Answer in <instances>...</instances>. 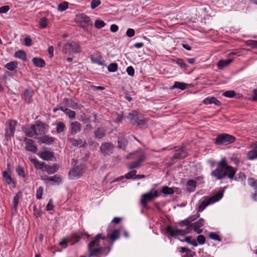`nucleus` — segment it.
Listing matches in <instances>:
<instances>
[{
  "label": "nucleus",
  "mask_w": 257,
  "mask_h": 257,
  "mask_svg": "<svg viewBox=\"0 0 257 257\" xmlns=\"http://www.w3.org/2000/svg\"><path fill=\"white\" fill-rule=\"evenodd\" d=\"M40 141L43 144L50 145L52 144L54 141V138L48 136H44L40 138Z\"/></svg>",
  "instance_id": "obj_29"
},
{
  "label": "nucleus",
  "mask_w": 257,
  "mask_h": 257,
  "mask_svg": "<svg viewBox=\"0 0 257 257\" xmlns=\"http://www.w3.org/2000/svg\"><path fill=\"white\" fill-rule=\"evenodd\" d=\"M10 10V7L4 6L0 8V14L6 13Z\"/></svg>",
  "instance_id": "obj_63"
},
{
  "label": "nucleus",
  "mask_w": 257,
  "mask_h": 257,
  "mask_svg": "<svg viewBox=\"0 0 257 257\" xmlns=\"http://www.w3.org/2000/svg\"><path fill=\"white\" fill-rule=\"evenodd\" d=\"M53 208V204L52 199H50L46 206V210L48 211L52 210Z\"/></svg>",
  "instance_id": "obj_64"
},
{
  "label": "nucleus",
  "mask_w": 257,
  "mask_h": 257,
  "mask_svg": "<svg viewBox=\"0 0 257 257\" xmlns=\"http://www.w3.org/2000/svg\"><path fill=\"white\" fill-rule=\"evenodd\" d=\"M189 227H186L185 229H174L171 226H168L166 228V231L169 235L172 237H175L177 235H184L190 233Z\"/></svg>",
  "instance_id": "obj_9"
},
{
  "label": "nucleus",
  "mask_w": 257,
  "mask_h": 257,
  "mask_svg": "<svg viewBox=\"0 0 257 257\" xmlns=\"http://www.w3.org/2000/svg\"><path fill=\"white\" fill-rule=\"evenodd\" d=\"M68 141L71 143L72 145L75 147L80 146V147H84L85 146L84 144H83V141L80 139L69 138Z\"/></svg>",
  "instance_id": "obj_24"
},
{
  "label": "nucleus",
  "mask_w": 257,
  "mask_h": 257,
  "mask_svg": "<svg viewBox=\"0 0 257 257\" xmlns=\"http://www.w3.org/2000/svg\"><path fill=\"white\" fill-rule=\"evenodd\" d=\"M91 61L95 63H97L100 65H103L106 66V65L104 64V60L102 59V58L100 56H98L95 58H91Z\"/></svg>",
  "instance_id": "obj_37"
},
{
  "label": "nucleus",
  "mask_w": 257,
  "mask_h": 257,
  "mask_svg": "<svg viewBox=\"0 0 257 257\" xmlns=\"http://www.w3.org/2000/svg\"><path fill=\"white\" fill-rule=\"evenodd\" d=\"M160 194L157 190H155L153 193L150 191L147 193L144 194L142 196L141 203L145 208L147 207V202L152 200L154 198L159 197Z\"/></svg>",
  "instance_id": "obj_7"
},
{
  "label": "nucleus",
  "mask_w": 257,
  "mask_h": 257,
  "mask_svg": "<svg viewBox=\"0 0 257 257\" xmlns=\"http://www.w3.org/2000/svg\"><path fill=\"white\" fill-rule=\"evenodd\" d=\"M235 140V137L232 135L222 133L217 135L214 143L216 145L226 146L234 143Z\"/></svg>",
  "instance_id": "obj_4"
},
{
  "label": "nucleus",
  "mask_w": 257,
  "mask_h": 257,
  "mask_svg": "<svg viewBox=\"0 0 257 257\" xmlns=\"http://www.w3.org/2000/svg\"><path fill=\"white\" fill-rule=\"evenodd\" d=\"M105 136L104 130L100 127L97 128L94 132V136L96 138L101 139Z\"/></svg>",
  "instance_id": "obj_33"
},
{
  "label": "nucleus",
  "mask_w": 257,
  "mask_h": 257,
  "mask_svg": "<svg viewBox=\"0 0 257 257\" xmlns=\"http://www.w3.org/2000/svg\"><path fill=\"white\" fill-rule=\"evenodd\" d=\"M185 241L189 244L192 245L193 246H197L198 244L195 240H191L190 237H186L185 239Z\"/></svg>",
  "instance_id": "obj_59"
},
{
  "label": "nucleus",
  "mask_w": 257,
  "mask_h": 257,
  "mask_svg": "<svg viewBox=\"0 0 257 257\" xmlns=\"http://www.w3.org/2000/svg\"><path fill=\"white\" fill-rule=\"evenodd\" d=\"M101 4L100 0H93L91 3V8L94 9L95 8L98 7Z\"/></svg>",
  "instance_id": "obj_56"
},
{
  "label": "nucleus",
  "mask_w": 257,
  "mask_h": 257,
  "mask_svg": "<svg viewBox=\"0 0 257 257\" xmlns=\"http://www.w3.org/2000/svg\"><path fill=\"white\" fill-rule=\"evenodd\" d=\"M3 177L7 184L8 185H13V187H15V183L12 179L11 175L6 171L3 172Z\"/></svg>",
  "instance_id": "obj_20"
},
{
  "label": "nucleus",
  "mask_w": 257,
  "mask_h": 257,
  "mask_svg": "<svg viewBox=\"0 0 257 257\" xmlns=\"http://www.w3.org/2000/svg\"><path fill=\"white\" fill-rule=\"evenodd\" d=\"M114 148V145L111 143L105 142L101 144L100 151L103 156H109L112 154Z\"/></svg>",
  "instance_id": "obj_8"
},
{
  "label": "nucleus",
  "mask_w": 257,
  "mask_h": 257,
  "mask_svg": "<svg viewBox=\"0 0 257 257\" xmlns=\"http://www.w3.org/2000/svg\"><path fill=\"white\" fill-rule=\"evenodd\" d=\"M146 158V155L144 154H142L136 161L130 163L128 166V168L131 170L139 168L141 166V163L145 161Z\"/></svg>",
  "instance_id": "obj_13"
},
{
  "label": "nucleus",
  "mask_w": 257,
  "mask_h": 257,
  "mask_svg": "<svg viewBox=\"0 0 257 257\" xmlns=\"http://www.w3.org/2000/svg\"><path fill=\"white\" fill-rule=\"evenodd\" d=\"M68 8V3L67 2H63L60 4L58 6V10L63 12L67 10Z\"/></svg>",
  "instance_id": "obj_46"
},
{
  "label": "nucleus",
  "mask_w": 257,
  "mask_h": 257,
  "mask_svg": "<svg viewBox=\"0 0 257 257\" xmlns=\"http://www.w3.org/2000/svg\"><path fill=\"white\" fill-rule=\"evenodd\" d=\"M197 182L194 180H189L187 182V186L188 189L190 191H194V189L196 187Z\"/></svg>",
  "instance_id": "obj_38"
},
{
  "label": "nucleus",
  "mask_w": 257,
  "mask_h": 257,
  "mask_svg": "<svg viewBox=\"0 0 257 257\" xmlns=\"http://www.w3.org/2000/svg\"><path fill=\"white\" fill-rule=\"evenodd\" d=\"M41 179L43 180L46 183L49 182H53L52 185L60 184L62 183V179L60 176H58L56 175L51 177H48L46 175L41 176Z\"/></svg>",
  "instance_id": "obj_10"
},
{
  "label": "nucleus",
  "mask_w": 257,
  "mask_h": 257,
  "mask_svg": "<svg viewBox=\"0 0 257 257\" xmlns=\"http://www.w3.org/2000/svg\"><path fill=\"white\" fill-rule=\"evenodd\" d=\"M105 25V23L102 20H97L95 22V26L98 29H101L103 28L104 27Z\"/></svg>",
  "instance_id": "obj_54"
},
{
  "label": "nucleus",
  "mask_w": 257,
  "mask_h": 257,
  "mask_svg": "<svg viewBox=\"0 0 257 257\" xmlns=\"http://www.w3.org/2000/svg\"><path fill=\"white\" fill-rule=\"evenodd\" d=\"M81 51L80 47L78 43L76 42L72 41L65 44L63 48V51L65 53L69 52L78 53Z\"/></svg>",
  "instance_id": "obj_6"
},
{
  "label": "nucleus",
  "mask_w": 257,
  "mask_h": 257,
  "mask_svg": "<svg viewBox=\"0 0 257 257\" xmlns=\"http://www.w3.org/2000/svg\"><path fill=\"white\" fill-rule=\"evenodd\" d=\"M129 116L131 117V119L137 122L139 120L143 117V116L139 113L138 111L135 110L129 113Z\"/></svg>",
  "instance_id": "obj_27"
},
{
  "label": "nucleus",
  "mask_w": 257,
  "mask_h": 257,
  "mask_svg": "<svg viewBox=\"0 0 257 257\" xmlns=\"http://www.w3.org/2000/svg\"><path fill=\"white\" fill-rule=\"evenodd\" d=\"M40 156L44 160L49 161L54 158V154L50 151H45L41 153Z\"/></svg>",
  "instance_id": "obj_21"
},
{
  "label": "nucleus",
  "mask_w": 257,
  "mask_h": 257,
  "mask_svg": "<svg viewBox=\"0 0 257 257\" xmlns=\"http://www.w3.org/2000/svg\"><path fill=\"white\" fill-rule=\"evenodd\" d=\"M126 72L127 74L131 76L134 75L135 74V70L132 66H129L126 68Z\"/></svg>",
  "instance_id": "obj_62"
},
{
  "label": "nucleus",
  "mask_w": 257,
  "mask_h": 257,
  "mask_svg": "<svg viewBox=\"0 0 257 257\" xmlns=\"http://www.w3.org/2000/svg\"><path fill=\"white\" fill-rule=\"evenodd\" d=\"M58 170V167L56 164H55L52 166H50L45 164L43 171L47 172L49 174H52L56 172Z\"/></svg>",
  "instance_id": "obj_22"
},
{
  "label": "nucleus",
  "mask_w": 257,
  "mask_h": 257,
  "mask_svg": "<svg viewBox=\"0 0 257 257\" xmlns=\"http://www.w3.org/2000/svg\"><path fill=\"white\" fill-rule=\"evenodd\" d=\"M203 103L205 104H214L216 106H220L221 103L215 97H208L203 100Z\"/></svg>",
  "instance_id": "obj_18"
},
{
  "label": "nucleus",
  "mask_w": 257,
  "mask_h": 257,
  "mask_svg": "<svg viewBox=\"0 0 257 257\" xmlns=\"http://www.w3.org/2000/svg\"><path fill=\"white\" fill-rule=\"evenodd\" d=\"M236 168L227 164L225 158H222L218 163L216 168L211 173V175L217 180H221L225 177L230 179H233Z\"/></svg>",
  "instance_id": "obj_1"
},
{
  "label": "nucleus",
  "mask_w": 257,
  "mask_h": 257,
  "mask_svg": "<svg viewBox=\"0 0 257 257\" xmlns=\"http://www.w3.org/2000/svg\"><path fill=\"white\" fill-rule=\"evenodd\" d=\"M34 95V91L32 90L27 89L25 90L22 95V98L28 103H30L33 101L32 97Z\"/></svg>",
  "instance_id": "obj_16"
},
{
  "label": "nucleus",
  "mask_w": 257,
  "mask_h": 257,
  "mask_svg": "<svg viewBox=\"0 0 257 257\" xmlns=\"http://www.w3.org/2000/svg\"><path fill=\"white\" fill-rule=\"evenodd\" d=\"M16 171L19 176L22 177V178H25L26 177V174L24 169L20 166H18L17 167Z\"/></svg>",
  "instance_id": "obj_50"
},
{
  "label": "nucleus",
  "mask_w": 257,
  "mask_h": 257,
  "mask_svg": "<svg viewBox=\"0 0 257 257\" xmlns=\"http://www.w3.org/2000/svg\"><path fill=\"white\" fill-rule=\"evenodd\" d=\"M14 56L16 58L22 59L26 61L27 60L26 53L23 50H19L15 52Z\"/></svg>",
  "instance_id": "obj_32"
},
{
  "label": "nucleus",
  "mask_w": 257,
  "mask_h": 257,
  "mask_svg": "<svg viewBox=\"0 0 257 257\" xmlns=\"http://www.w3.org/2000/svg\"><path fill=\"white\" fill-rule=\"evenodd\" d=\"M107 69L109 72H114L117 71L118 65L115 63H112L108 66Z\"/></svg>",
  "instance_id": "obj_47"
},
{
  "label": "nucleus",
  "mask_w": 257,
  "mask_h": 257,
  "mask_svg": "<svg viewBox=\"0 0 257 257\" xmlns=\"http://www.w3.org/2000/svg\"><path fill=\"white\" fill-rule=\"evenodd\" d=\"M235 94V91L233 90H227L223 93V95L226 97L232 98L234 96Z\"/></svg>",
  "instance_id": "obj_53"
},
{
  "label": "nucleus",
  "mask_w": 257,
  "mask_h": 257,
  "mask_svg": "<svg viewBox=\"0 0 257 257\" xmlns=\"http://www.w3.org/2000/svg\"><path fill=\"white\" fill-rule=\"evenodd\" d=\"M64 112L66 113V115L71 119L75 118V112L68 108H65Z\"/></svg>",
  "instance_id": "obj_48"
},
{
  "label": "nucleus",
  "mask_w": 257,
  "mask_h": 257,
  "mask_svg": "<svg viewBox=\"0 0 257 257\" xmlns=\"http://www.w3.org/2000/svg\"><path fill=\"white\" fill-rule=\"evenodd\" d=\"M18 67V63L16 61H13L8 63L5 65V68L10 71H13Z\"/></svg>",
  "instance_id": "obj_35"
},
{
  "label": "nucleus",
  "mask_w": 257,
  "mask_h": 257,
  "mask_svg": "<svg viewBox=\"0 0 257 257\" xmlns=\"http://www.w3.org/2000/svg\"><path fill=\"white\" fill-rule=\"evenodd\" d=\"M43 192V188L42 186H40L37 190L36 197L37 199L42 198Z\"/></svg>",
  "instance_id": "obj_55"
},
{
  "label": "nucleus",
  "mask_w": 257,
  "mask_h": 257,
  "mask_svg": "<svg viewBox=\"0 0 257 257\" xmlns=\"http://www.w3.org/2000/svg\"><path fill=\"white\" fill-rule=\"evenodd\" d=\"M81 129V124L78 121L72 122L70 123L71 134L73 135L80 132Z\"/></svg>",
  "instance_id": "obj_17"
},
{
  "label": "nucleus",
  "mask_w": 257,
  "mask_h": 257,
  "mask_svg": "<svg viewBox=\"0 0 257 257\" xmlns=\"http://www.w3.org/2000/svg\"><path fill=\"white\" fill-rule=\"evenodd\" d=\"M177 224L180 226H181V227H183L184 226H187L186 227H189V228H190L189 232H191V226H190V225L191 224V223H190L189 221L188 220L187 218L178 222Z\"/></svg>",
  "instance_id": "obj_41"
},
{
  "label": "nucleus",
  "mask_w": 257,
  "mask_h": 257,
  "mask_svg": "<svg viewBox=\"0 0 257 257\" xmlns=\"http://www.w3.org/2000/svg\"><path fill=\"white\" fill-rule=\"evenodd\" d=\"M205 237L203 235H199L197 237V241L200 244L205 243Z\"/></svg>",
  "instance_id": "obj_58"
},
{
  "label": "nucleus",
  "mask_w": 257,
  "mask_h": 257,
  "mask_svg": "<svg viewBox=\"0 0 257 257\" xmlns=\"http://www.w3.org/2000/svg\"><path fill=\"white\" fill-rule=\"evenodd\" d=\"M135 34V31L133 29L129 28L127 30L126 35L128 37H133Z\"/></svg>",
  "instance_id": "obj_61"
},
{
  "label": "nucleus",
  "mask_w": 257,
  "mask_h": 257,
  "mask_svg": "<svg viewBox=\"0 0 257 257\" xmlns=\"http://www.w3.org/2000/svg\"><path fill=\"white\" fill-rule=\"evenodd\" d=\"M19 199H20V195H19V193H18L14 197V199H13V209H14V210L15 211L17 210V207H18V204H19Z\"/></svg>",
  "instance_id": "obj_42"
},
{
  "label": "nucleus",
  "mask_w": 257,
  "mask_h": 257,
  "mask_svg": "<svg viewBox=\"0 0 257 257\" xmlns=\"http://www.w3.org/2000/svg\"><path fill=\"white\" fill-rule=\"evenodd\" d=\"M33 64L37 67H44L46 63L44 60L40 58L35 57L32 59Z\"/></svg>",
  "instance_id": "obj_25"
},
{
  "label": "nucleus",
  "mask_w": 257,
  "mask_h": 257,
  "mask_svg": "<svg viewBox=\"0 0 257 257\" xmlns=\"http://www.w3.org/2000/svg\"><path fill=\"white\" fill-rule=\"evenodd\" d=\"M136 124L141 128H145L147 127V121L143 116L136 122Z\"/></svg>",
  "instance_id": "obj_43"
},
{
  "label": "nucleus",
  "mask_w": 257,
  "mask_h": 257,
  "mask_svg": "<svg viewBox=\"0 0 257 257\" xmlns=\"http://www.w3.org/2000/svg\"><path fill=\"white\" fill-rule=\"evenodd\" d=\"M65 128V125L62 122H59L57 124L56 131L58 133L63 132Z\"/></svg>",
  "instance_id": "obj_45"
},
{
  "label": "nucleus",
  "mask_w": 257,
  "mask_h": 257,
  "mask_svg": "<svg viewBox=\"0 0 257 257\" xmlns=\"http://www.w3.org/2000/svg\"><path fill=\"white\" fill-rule=\"evenodd\" d=\"M171 88H178L183 90L186 88V84L183 82L176 81Z\"/></svg>",
  "instance_id": "obj_34"
},
{
  "label": "nucleus",
  "mask_w": 257,
  "mask_h": 257,
  "mask_svg": "<svg viewBox=\"0 0 257 257\" xmlns=\"http://www.w3.org/2000/svg\"><path fill=\"white\" fill-rule=\"evenodd\" d=\"M30 161L33 163L35 167L37 169L41 170L43 171L45 164L43 162H40L36 159L30 158Z\"/></svg>",
  "instance_id": "obj_23"
},
{
  "label": "nucleus",
  "mask_w": 257,
  "mask_h": 257,
  "mask_svg": "<svg viewBox=\"0 0 257 257\" xmlns=\"http://www.w3.org/2000/svg\"><path fill=\"white\" fill-rule=\"evenodd\" d=\"M82 174V169L77 166L73 169L70 170L68 176L71 179H74L76 177H80Z\"/></svg>",
  "instance_id": "obj_12"
},
{
  "label": "nucleus",
  "mask_w": 257,
  "mask_h": 257,
  "mask_svg": "<svg viewBox=\"0 0 257 257\" xmlns=\"http://www.w3.org/2000/svg\"><path fill=\"white\" fill-rule=\"evenodd\" d=\"M180 251L181 252H186L187 254L188 255V256H195L196 254L195 252L192 251L191 249H189L188 248L181 246L180 247Z\"/></svg>",
  "instance_id": "obj_36"
},
{
  "label": "nucleus",
  "mask_w": 257,
  "mask_h": 257,
  "mask_svg": "<svg viewBox=\"0 0 257 257\" xmlns=\"http://www.w3.org/2000/svg\"><path fill=\"white\" fill-rule=\"evenodd\" d=\"M208 236L210 239H211L212 240H216V241H221V239L220 237L216 232H210L208 235Z\"/></svg>",
  "instance_id": "obj_44"
},
{
  "label": "nucleus",
  "mask_w": 257,
  "mask_h": 257,
  "mask_svg": "<svg viewBox=\"0 0 257 257\" xmlns=\"http://www.w3.org/2000/svg\"><path fill=\"white\" fill-rule=\"evenodd\" d=\"M36 127V133L37 135H42L45 133V131L47 129L48 125L44 123L39 121L37 122L35 125Z\"/></svg>",
  "instance_id": "obj_15"
},
{
  "label": "nucleus",
  "mask_w": 257,
  "mask_h": 257,
  "mask_svg": "<svg viewBox=\"0 0 257 257\" xmlns=\"http://www.w3.org/2000/svg\"><path fill=\"white\" fill-rule=\"evenodd\" d=\"M36 127L35 125H29L24 127V131L28 137H33L36 135Z\"/></svg>",
  "instance_id": "obj_14"
},
{
  "label": "nucleus",
  "mask_w": 257,
  "mask_h": 257,
  "mask_svg": "<svg viewBox=\"0 0 257 257\" xmlns=\"http://www.w3.org/2000/svg\"><path fill=\"white\" fill-rule=\"evenodd\" d=\"M223 191H220L210 197H206L198 208V212H202L208 205L213 204L222 198Z\"/></svg>",
  "instance_id": "obj_3"
},
{
  "label": "nucleus",
  "mask_w": 257,
  "mask_h": 257,
  "mask_svg": "<svg viewBox=\"0 0 257 257\" xmlns=\"http://www.w3.org/2000/svg\"><path fill=\"white\" fill-rule=\"evenodd\" d=\"M40 28L42 29L46 28L48 25V20L46 18H42L39 23Z\"/></svg>",
  "instance_id": "obj_49"
},
{
  "label": "nucleus",
  "mask_w": 257,
  "mask_h": 257,
  "mask_svg": "<svg viewBox=\"0 0 257 257\" xmlns=\"http://www.w3.org/2000/svg\"><path fill=\"white\" fill-rule=\"evenodd\" d=\"M136 172L137 171L136 170L131 171L127 173V174H126V175H125V178L127 179H135Z\"/></svg>",
  "instance_id": "obj_52"
},
{
  "label": "nucleus",
  "mask_w": 257,
  "mask_h": 257,
  "mask_svg": "<svg viewBox=\"0 0 257 257\" xmlns=\"http://www.w3.org/2000/svg\"><path fill=\"white\" fill-rule=\"evenodd\" d=\"M176 63L181 68H186L188 65L184 63L182 59H177L176 60Z\"/></svg>",
  "instance_id": "obj_57"
},
{
  "label": "nucleus",
  "mask_w": 257,
  "mask_h": 257,
  "mask_svg": "<svg viewBox=\"0 0 257 257\" xmlns=\"http://www.w3.org/2000/svg\"><path fill=\"white\" fill-rule=\"evenodd\" d=\"M106 237L102 236L101 234H97L93 240L88 244V249L89 256H96L98 254L103 253L106 250L109 252L110 250V247H103L100 246L101 240H104Z\"/></svg>",
  "instance_id": "obj_2"
},
{
  "label": "nucleus",
  "mask_w": 257,
  "mask_h": 257,
  "mask_svg": "<svg viewBox=\"0 0 257 257\" xmlns=\"http://www.w3.org/2000/svg\"><path fill=\"white\" fill-rule=\"evenodd\" d=\"M247 156L249 160L257 158V142L254 144L253 149L247 153Z\"/></svg>",
  "instance_id": "obj_19"
},
{
  "label": "nucleus",
  "mask_w": 257,
  "mask_h": 257,
  "mask_svg": "<svg viewBox=\"0 0 257 257\" xmlns=\"http://www.w3.org/2000/svg\"><path fill=\"white\" fill-rule=\"evenodd\" d=\"M200 216V214L199 213H196L194 215H192L190 216L187 218L188 220L189 221L190 223H191V222L195 220Z\"/></svg>",
  "instance_id": "obj_60"
},
{
  "label": "nucleus",
  "mask_w": 257,
  "mask_h": 257,
  "mask_svg": "<svg viewBox=\"0 0 257 257\" xmlns=\"http://www.w3.org/2000/svg\"><path fill=\"white\" fill-rule=\"evenodd\" d=\"M25 141L26 142V150L33 153H36L38 149L35 141L32 139L25 138Z\"/></svg>",
  "instance_id": "obj_11"
},
{
  "label": "nucleus",
  "mask_w": 257,
  "mask_h": 257,
  "mask_svg": "<svg viewBox=\"0 0 257 257\" xmlns=\"http://www.w3.org/2000/svg\"><path fill=\"white\" fill-rule=\"evenodd\" d=\"M247 182L249 186L252 187L254 191H257V180L253 178H249Z\"/></svg>",
  "instance_id": "obj_40"
},
{
  "label": "nucleus",
  "mask_w": 257,
  "mask_h": 257,
  "mask_svg": "<svg viewBox=\"0 0 257 257\" xmlns=\"http://www.w3.org/2000/svg\"><path fill=\"white\" fill-rule=\"evenodd\" d=\"M162 192L165 195H172L174 193V190L172 188L163 186L162 189Z\"/></svg>",
  "instance_id": "obj_39"
},
{
  "label": "nucleus",
  "mask_w": 257,
  "mask_h": 257,
  "mask_svg": "<svg viewBox=\"0 0 257 257\" xmlns=\"http://www.w3.org/2000/svg\"><path fill=\"white\" fill-rule=\"evenodd\" d=\"M81 21L84 22L87 25H92V22L90 20L89 17L86 15L82 16L81 17Z\"/></svg>",
  "instance_id": "obj_51"
},
{
  "label": "nucleus",
  "mask_w": 257,
  "mask_h": 257,
  "mask_svg": "<svg viewBox=\"0 0 257 257\" xmlns=\"http://www.w3.org/2000/svg\"><path fill=\"white\" fill-rule=\"evenodd\" d=\"M187 156V153L184 150V149H181L180 150H176V152L174 155L173 158L174 159H183L186 157Z\"/></svg>",
  "instance_id": "obj_26"
},
{
  "label": "nucleus",
  "mask_w": 257,
  "mask_h": 257,
  "mask_svg": "<svg viewBox=\"0 0 257 257\" xmlns=\"http://www.w3.org/2000/svg\"><path fill=\"white\" fill-rule=\"evenodd\" d=\"M232 61V59L220 60L218 62L217 65L219 69H222L223 67L229 65Z\"/></svg>",
  "instance_id": "obj_30"
},
{
  "label": "nucleus",
  "mask_w": 257,
  "mask_h": 257,
  "mask_svg": "<svg viewBox=\"0 0 257 257\" xmlns=\"http://www.w3.org/2000/svg\"><path fill=\"white\" fill-rule=\"evenodd\" d=\"M17 122L14 120H9L6 122L5 138L10 140L14 135Z\"/></svg>",
  "instance_id": "obj_5"
},
{
  "label": "nucleus",
  "mask_w": 257,
  "mask_h": 257,
  "mask_svg": "<svg viewBox=\"0 0 257 257\" xmlns=\"http://www.w3.org/2000/svg\"><path fill=\"white\" fill-rule=\"evenodd\" d=\"M120 235V231L119 229H114L112 232L107 236L112 241H114L119 238Z\"/></svg>",
  "instance_id": "obj_28"
},
{
  "label": "nucleus",
  "mask_w": 257,
  "mask_h": 257,
  "mask_svg": "<svg viewBox=\"0 0 257 257\" xmlns=\"http://www.w3.org/2000/svg\"><path fill=\"white\" fill-rule=\"evenodd\" d=\"M204 223V220L203 218H200L197 221L191 223L190 226H191V231L193 229H198V228H200L202 227Z\"/></svg>",
  "instance_id": "obj_31"
}]
</instances>
